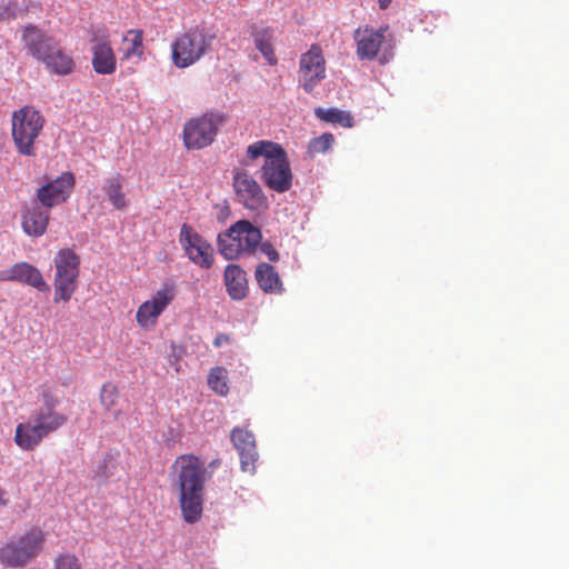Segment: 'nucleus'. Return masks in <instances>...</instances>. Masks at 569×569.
Masks as SVG:
<instances>
[{"instance_id": "nucleus-1", "label": "nucleus", "mask_w": 569, "mask_h": 569, "mask_svg": "<svg viewBox=\"0 0 569 569\" xmlns=\"http://www.w3.org/2000/svg\"><path fill=\"white\" fill-rule=\"evenodd\" d=\"M247 158L251 161L263 158L260 169L261 181L271 190L282 193L292 186V171L286 150L270 140H259L247 147Z\"/></svg>"}, {"instance_id": "nucleus-2", "label": "nucleus", "mask_w": 569, "mask_h": 569, "mask_svg": "<svg viewBox=\"0 0 569 569\" xmlns=\"http://www.w3.org/2000/svg\"><path fill=\"white\" fill-rule=\"evenodd\" d=\"M44 123L43 116L33 106L27 104L12 112L11 138L19 154L36 156V143Z\"/></svg>"}, {"instance_id": "nucleus-3", "label": "nucleus", "mask_w": 569, "mask_h": 569, "mask_svg": "<svg viewBox=\"0 0 569 569\" xmlns=\"http://www.w3.org/2000/svg\"><path fill=\"white\" fill-rule=\"evenodd\" d=\"M213 33L201 27L178 34L171 43V61L178 69H186L200 61L211 51Z\"/></svg>"}, {"instance_id": "nucleus-4", "label": "nucleus", "mask_w": 569, "mask_h": 569, "mask_svg": "<svg viewBox=\"0 0 569 569\" xmlns=\"http://www.w3.org/2000/svg\"><path fill=\"white\" fill-rule=\"evenodd\" d=\"M44 541L43 530L33 527L0 547V563L8 568H23L40 555Z\"/></svg>"}, {"instance_id": "nucleus-5", "label": "nucleus", "mask_w": 569, "mask_h": 569, "mask_svg": "<svg viewBox=\"0 0 569 569\" xmlns=\"http://www.w3.org/2000/svg\"><path fill=\"white\" fill-rule=\"evenodd\" d=\"M262 240V233L248 220H239L218 236V251L227 260L252 253Z\"/></svg>"}, {"instance_id": "nucleus-6", "label": "nucleus", "mask_w": 569, "mask_h": 569, "mask_svg": "<svg viewBox=\"0 0 569 569\" xmlns=\"http://www.w3.org/2000/svg\"><path fill=\"white\" fill-rule=\"evenodd\" d=\"M224 122L220 112H206L201 117L190 119L183 128V143L189 150H199L210 146L219 128Z\"/></svg>"}, {"instance_id": "nucleus-7", "label": "nucleus", "mask_w": 569, "mask_h": 569, "mask_svg": "<svg viewBox=\"0 0 569 569\" xmlns=\"http://www.w3.org/2000/svg\"><path fill=\"white\" fill-rule=\"evenodd\" d=\"M172 467L177 470L179 492H203L204 482L211 473L199 457L191 453L181 455Z\"/></svg>"}, {"instance_id": "nucleus-8", "label": "nucleus", "mask_w": 569, "mask_h": 569, "mask_svg": "<svg viewBox=\"0 0 569 569\" xmlns=\"http://www.w3.org/2000/svg\"><path fill=\"white\" fill-rule=\"evenodd\" d=\"M299 74V82L307 93H312L326 78V59L319 44H311L310 49L300 56Z\"/></svg>"}, {"instance_id": "nucleus-9", "label": "nucleus", "mask_w": 569, "mask_h": 569, "mask_svg": "<svg viewBox=\"0 0 569 569\" xmlns=\"http://www.w3.org/2000/svg\"><path fill=\"white\" fill-rule=\"evenodd\" d=\"M179 241L186 254L194 264L202 269L212 267L214 261L212 247L190 224L183 223L181 226Z\"/></svg>"}, {"instance_id": "nucleus-10", "label": "nucleus", "mask_w": 569, "mask_h": 569, "mask_svg": "<svg viewBox=\"0 0 569 569\" xmlns=\"http://www.w3.org/2000/svg\"><path fill=\"white\" fill-rule=\"evenodd\" d=\"M176 298V288L163 284L156 293L144 301L137 310L136 320L142 329H150L157 325L158 318Z\"/></svg>"}, {"instance_id": "nucleus-11", "label": "nucleus", "mask_w": 569, "mask_h": 569, "mask_svg": "<svg viewBox=\"0 0 569 569\" xmlns=\"http://www.w3.org/2000/svg\"><path fill=\"white\" fill-rule=\"evenodd\" d=\"M233 188L238 201L244 208L260 211L268 207V200L262 188L249 173L237 171L233 174Z\"/></svg>"}, {"instance_id": "nucleus-12", "label": "nucleus", "mask_w": 569, "mask_h": 569, "mask_svg": "<svg viewBox=\"0 0 569 569\" xmlns=\"http://www.w3.org/2000/svg\"><path fill=\"white\" fill-rule=\"evenodd\" d=\"M76 179L72 172H62L54 180L37 189L36 201L50 210L68 200L73 188Z\"/></svg>"}, {"instance_id": "nucleus-13", "label": "nucleus", "mask_w": 569, "mask_h": 569, "mask_svg": "<svg viewBox=\"0 0 569 569\" xmlns=\"http://www.w3.org/2000/svg\"><path fill=\"white\" fill-rule=\"evenodd\" d=\"M91 64L96 73L109 76L117 70V57L109 40V36L100 30L92 32L91 39Z\"/></svg>"}, {"instance_id": "nucleus-14", "label": "nucleus", "mask_w": 569, "mask_h": 569, "mask_svg": "<svg viewBox=\"0 0 569 569\" xmlns=\"http://www.w3.org/2000/svg\"><path fill=\"white\" fill-rule=\"evenodd\" d=\"M20 40L27 53L38 61H41L57 43L46 30L31 23L21 27Z\"/></svg>"}, {"instance_id": "nucleus-15", "label": "nucleus", "mask_w": 569, "mask_h": 569, "mask_svg": "<svg viewBox=\"0 0 569 569\" xmlns=\"http://www.w3.org/2000/svg\"><path fill=\"white\" fill-rule=\"evenodd\" d=\"M50 222V211L37 201L24 203L21 208V228L32 238L42 237Z\"/></svg>"}, {"instance_id": "nucleus-16", "label": "nucleus", "mask_w": 569, "mask_h": 569, "mask_svg": "<svg viewBox=\"0 0 569 569\" xmlns=\"http://www.w3.org/2000/svg\"><path fill=\"white\" fill-rule=\"evenodd\" d=\"M0 281H16L36 288L40 292H49L50 286L44 281L38 268L29 262H18L8 270L0 272Z\"/></svg>"}, {"instance_id": "nucleus-17", "label": "nucleus", "mask_w": 569, "mask_h": 569, "mask_svg": "<svg viewBox=\"0 0 569 569\" xmlns=\"http://www.w3.org/2000/svg\"><path fill=\"white\" fill-rule=\"evenodd\" d=\"M231 441L239 453L242 471L252 473L258 459L253 433L246 428L236 427L231 431Z\"/></svg>"}, {"instance_id": "nucleus-18", "label": "nucleus", "mask_w": 569, "mask_h": 569, "mask_svg": "<svg viewBox=\"0 0 569 569\" xmlns=\"http://www.w3.org/2000/svg\"><path fill=\"white\" fill-rule=\"evenodd\" d=\"M387 29L388 27H381L378 30L363 27L355 31L353 37L357 42V56L360 60H372L377 57L385 41V32Z\"/></svg>"}, {"instance_id": "nucleus-19", "label": "nucleus", "mask_w": 569, "mask_h": 569, "mask_svg": "<svg viewBox=\"0 0 569 569\" xmlns=\"http://www.w3.org/2000/svg\"><path fill=\"white\" fill-rule=\"evenodd\" d=\"M223 280L231 299L242 300L247 297L249 291L247 272L240 266L228 264L224 269Z\"/></svg>"}, {"instance_id": "nucleus-20", "label": "nucleus", "mask_w": 569, "mask_h": 569, "mask_svg": "<svg viewBox=\"0 0 569 569\" xmlns=\"http://www.w3.org/2000/svg\"><path fill=\"white\" fill-rule=\"evenodd\" d=\"M40 62L46 66L50 73L58 76L70 74L76 69L73 58L58 42Z\"/></svg>"}, {"instance_id": "nucleus-21", "label": "nucleus", "mask_w": 569, "mask_h": 569, "mask_svg": "<svg viewBox=\"0 0 569 569\" xmlns=\"http://www.w3.org/2000/svg\"><path fill=\"white\" fill-rule=\"evenodd\" d=\"M46 437L41 427L31 417L27 422L19 423L16 427L14 442L22 450H33Z\"/></svg>"}, {"instance_id": "nucleus-22", "label": "nucleus", "mask_w": 569, "mask_h": 569, "mask_svg": "<svg viewBox=\"0 0 569 569\" xmlns=\"http://www.w3.org/2000/svg\"><path fill=\"white\" fill-rule=\"evenodd\" d=\"M254 278L259 288L266 293L280 295L284 290L278 271L269 263H259L256 267Z\"/></svg>"}, {"instance_id": "nucleus-23", "label": "nucleus", "mask_w": 569, "mask_h": 569, "mask_svg": "<svg viewBox=\"0 0 569 569\" xmlns=\"http://www.w3.org/2000/svg\"><path fill=\"white\" fill-rule=\"evenodd\" d=\"M53 261L54 276L79 278L80 257L72 249H60Z\"/></svg>"}, {"instance_id": "nucleus-24", "label": "nucleus", "mask_w": 569, "mask_h": 569, "mask_svg": "<svg viewBox=\"0 0 569 569\" xmlns=\"http://www.w3.org/2000/svg\"><path fill=\"white\" fill-rule=\"evenodd\" d=\"M251 37L253 39V43L257 50L261 52L266 61L270 66H274L278 62V59L274 54L273 42H274V31L272 28H258L252 27Z\"/></svg>"}, {"instance_id": "nucleus-25", "label": "nucleus", "mask_w": 569, "mask_h": 569, "mask_svg": "<svg viewBox=\"0 0 569 569\" xmlns=\"http://www.w3.org/2000/svg\"><path fill=\"white\" fill-rule=\"evenodd\" d=\"M179 502L186 522L194 523L201 518L203 492H179Z\"/></svg>"}, {"instance_id": "nucleus-26", "label": "nucleus", "mask_w": 569, "mask_h": 569, "mask_svg": "<svg viewBox=\"0 0 569 569\" xmlns=\"http://www.w3.org/2000/svg\"><path fill=\"white\" fill-rule=\"evenodd\" d=\"M31 418L41 427L42 431L48 436L61 428L67 422V417L51 406H46L37 410Z\"/></svg>"}, {"instance_id": "nucleus-27", "label": "nucleus", "mask_w": 569, "mask_h": 569, "mask_svg": "<svg viewBox=\"0 0 569 569\" xmlns=\"http://www.w3.org/2000/svg\"><path fill=\"white\" fill-rule=\"evenodd\" d=\"M122 42L129 44L121 50V60L129 61L133 58L142 60L144 54L143 31L141 29H130L122 37Z\"/></svg>"}, {"instance_id": "nucleus-28", "label": "nucleus", "mask_w": 569, "mask_h": 569, "mask_svg": "<svg viewBox=\"0 0 569 569\" xmlns=\"http://www.w3.org/2000/svg\"><path fill=\"white\" fill-rule=\"evenodd\" d=\"M103 190L114 209L123 210L127 208L128 202L123 192V177L121 174L117 173L107 179Z\"/></svg>"}, {"instance_id": "nucleus-29", "label": "nucleus", "mask_w": 569, "mask_h": 569, "mask_svg": "<svg viewBox=\"0 0 569 569\" xmlns=\"http://www.w3.org/2000/svg\"><path fill=\"white\" fill-rule=\"evenodd\" d=\"M54 296L53 302L59 303L60 301L68 302L78 287V278H67L54 276L53 279Z\"/></svg>"}, {"instance_id": "nucleus-30", "label": "nucleus", "mask_w": 569, "mask_h": 569, "mask_svg": "<svg viewBox=\"0 0 569 569\" xmlns=\"http://www.w3.org/2000/svg\"><path fill=\"white\" fill-rule=\"evenodd\" d=\"M315 113L320 120L326 121V122L339 123L343 127L352 126V117L348 112L339 110V109L317 108L315 110Z\"/></svg>"}, {"instance_id": "nucleus-31", "label": "nucleus", "mask_w": 569, "mask_h": 569, "mask_svg": "<svg viewBox=\"0 0 569 569\" xmlns=\"http://www.w3.org/2000/svg\"><path fill=\"white\" fill-rule=\"evenodd\" d=\"M209 387L217 393L226 396L229 391L227 385V370L222 367H214L208 376Z\"/></svg>"}, {"instance_id": "nucleus-32", "label": "nucleus", "mask_w": 569, "mask_h": 569, "mask_svg": "<svg viewBox=\"0 0 569 569\" xmlns=\"http://www.w3.org/2000/svg\"><path fill=\"white\" fill-rule=\"evenodd\" d=\"M333 141V134L326 132L320 137L313 138L309 142L308 150L311 154L323 153L331 148Z\"/></svg>"}, {"instance_id": "nucleus-33", "label": "nucleus", "mask_w": 569, "mask_h": 569, "mask_svg": "<svg viewBox=\"0 0 569 569\" xmlns=\"http://www.w3.org/2000/svg\"><path fill=\"white\" fill-rule=\"evenodd\" d=\"M118 389L111 383H104L100 392V402L106 410H111L118 401Z\"/></svg>"}, {"instance_id": "nucleus-34", "label": "nucleus", "mask_w": 569, "mask_h": 569, "mask_svg": "<svg viewBox=\"0 0 569 569\" xmlns=\"http://www.w3.org/2000/svg\"><path fill=\"white\" fill-rule=\"evenodd\" d=\"M56 569H81L79 560L73 555H60L56 559Z\"/></svg>"}, {"instance_id": "nucleus-35", "label": "nucleus", "mask_w": 569, "mask_h": 569, "mask_svg": "<svg viewBox=\"0 0 569 569\" xmlns=\"http://www.w3.org/2000/svg\"><path fill=\"white\" fill-rule=\"evenodd\" d=\"M260 251L272 262H277L279 260V252L273 247L272 243L266 241L259 243Z\"/></svg>"}, {"instance_id": "nucleus-36", "label": "nucleus", "mask_w": 569, "mask_h": 569, "mask_svg": "<svg viewBox=\"0 0 569 569\" xmlns=\"http://www.w3.org/2000/svg\"><path fill=\"white\" fill-rule=\"evenodd\" d=\"M14 18V14L13 12L10 10V8L8 6H1L0 7V22H3L6 20H10V19H13Z\"/></svg>"}, {"instance_id": "nucleus-37", "label": "nucleus", "mask_w": 569, "mask_h": 569, "mask_svg": "<svg viewBox=\"0 0 569 569\" xmlns=\"http://www.w3.org/2000/svg\"><path fill=\"white\" fill-rule=\"evenodd\" d=\"M226 342H229V337L224 333H218L213 340V345L217 348H221Z\"/></svg>"}, {"instance_id": "nucleus-38", "label": "nucleus", "mask_w": 569, "mask_h": 569, "mask_svg": "<svg viewBox=\"0 0 569 569\" xmlns=\"http://www.w3.org/2000/svg\"><path fill=\"white\" fill-rule=\"evenodd\" d=\"M9 502V499L7 497V492L0 488V507L7 506Z\"/></svg>"}, {"instance_id": "nucleus-39", "label": "nucleus", "mask_w": 569, "mask_h": 569, "mask_svg": "<svg viewBox=\"0 0 569 569\" xmlns=\"http://www.w3.org/2000/svg\"><path fill=\"white\" fill-rule=\"evenodd\" d=\"M377 1H378V4H379V8L385 10V9H387L390 6L392 0H377Z\"/></svg>"}, {"instance_id": "nucleus-40", "label": "nucleus", "mask_w": 569, "mask_h": 569, "mask_svg": "<svg viewBox=\"0 0 569 569\" xmlns=\"http://www.w3.org/2000/svg\"><path fill=\"white\" fill-rule=\"evenodd\" d=\"M220 465H221V459H213V460L209 463L208 468H210L211 470H213V469L218 468Z\"/></svg>"}, {"instance_id": "nucleus-41", "label": "nucleus", "mask_w": 569, "mask_h": 569, "mask_svg": "<svg viewBox=\"0 0 569 569\" xmlns=\"http://www.w3.org/2000/svg\"><path fill=\"white\" fill-rule=\"evenodd\" d=\"M120 415V411L114 412V419H117Z\"/></svg>"}]
</instances>
